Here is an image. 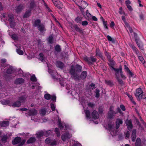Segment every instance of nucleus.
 <instances>
[{
	"label": "nucleus",
	"instance_id": "nucleus-1",
	"mask_svg": "<svg viewBox=\"0 0 146 146\" xmlns=\"http://www.w3.org/2000/svg\"><path fill=\"white\" fill-rule=\"evenodd\" d=\"M41 20L39 19H37L35 20L33 24V26L35 27H37L38 30L40 33H42L46 31L45 25L43 24H41Z\"/></svg>",
	"mask_w": 146,
	"mask_h": 146
},
{
	"label": "nucleus",
	"instance_id": "nucleus-2",
	"mask_svg": "<svg viewBox=\"0 0 146 146\" xmlns=\"http://www.w3.org/2000/svg\"><path fill=\"white\" fill-rule=\"evenodd\" d=\"M21 138L19 137H17L12 141V143L13 145L19 143L18 146H22L25 142V140L24 139L22 141Z\"/></svg>",
	"mask_w": 146,
	"mask_h": 146
},
{
	"label": "nucleus",
	"instance_id": "nucleus-3",
	"mask_svg": "<svg viewBox=\"0 0 146 146\" xmlns=\"http://www.w3.org/2000/svg\"><path fill=\"white\" fill-rule=\"evenodd\" d=\"M84 59L87 62L89 65L92 64L93 63L96 62L97 61V59L92 56L90 57L85 56L84 57Z\"/></svg>",
	"mask_w": 146,
	"mask_h": 146
},
{
	"label": "nucleus",
	"instance_id": "nucleus-4",
	"mask_svg": "<svg viewBox=\"0 0 146 146\" xmlns=\"http://www.w3.org/2000/svg\"><path fill=\"white\" fill-rule=\"evenodd\" d=\"M69 73L71 75V77L72 79H74L75 81H80V76L78 75L77 72H75L72 69H70L69 71Z\"/></svg>",
	"mask_w": 146,
	"mask_h": 146
},
{
	"label": "nucleus",
	"instance_id": "nucleus-5",
	"mask_svg": "<svg viewBox=\"0 0 146 146\" xmlns=\"http://www.w3.org/2000/svg\"><path fill=\"white\" fill-rule=\"evenodd\" d=\"M72 69L75 71V72L77 73H80L82 71V67L81 65L78 64H77L75 66L72 65L71 66L70 69Z\"/></svg>",
	"mask_w": 146,
	"mask_h": 146
},
{
	"label": "nucleus",
	"instance_id": "nucleus-6",
	"mask_svg": "<svg viewBox=\"0 0 146 146\" xmlns=\"http://www.w3.org/2000/svg\"><path fill=\"white\" fill-rule=\"evenodd\" d=\"M125 123L129 131H131L133 127L131 120V119L128 120L127 119L125 121Z\"/></svg>",
	"mask_w": 146,
	"mask_h": 146
},
{
	"label": "nucleus",
	"instance_id": "nucleus-7",
	"mask_svg": "<svg viewBox=\"0 0 146 146\" xmlns=\"http://www.w3.org/2000/svg\"><path fill=\"white\" fill-rule=\"evenodd\" d=\"M111 70H114L115 72V75L116 76V77L117 76H119L118 75L119 72H120V73L122 72V68L121 66L120 65L119 66V68H116L113 67L111 69Z\"/></svg>",
	"mask_w": 146,
	"mask_h": 146
},
{
	"label": "nucleus",
	"instance_id": "nucleus-8",
	"mask_svg": "<svg viewBox=\"0 0 146 146\" xmlns=\"http://www.w3.org/2000/svg\"><path fill=\"white\" fill-rule=\"evenodd\" d=\"M24 5L22 4H20L16 7L15 9L16 12L17 13L21 12L22 10L24 8Z\"/></svg>",
	"mask_w": 146,
	"mask_h": 146
},
{
	"label": "nucleus",
	"instance_id": "nucleus-9",
	"mask_svg": "<svg viewBox=\"0 0 146 146\" xmlns=\"http://www.w3.org/2000/svg\"><path fill=\"white\" fill-rule=\"evenodd\" d=\"M92 118L95 119H98L99 115L98 112L96 110H94L91 113Z\"/></svg>",
	"mask_w": 146,
	"mask_h": 146
},
{
	"label": "nucleus",
	"instance_id": "nucleus-10",
	"mask_svg": "<svg viewBox=\"0 0 146 146\" xmlns=\"http://www.w3.org/2000/svg\"><path fill=\"white\" fill-rule=\"evenodd\" d=\"M54 5L59 9H62L63 7V5L59 0L55 1L54 3Z\"/></svg>",
	"mask_w": 146,
	"mask_h": 146
},
{
	"label": "nucleus",
	"instance_id": "nucleus-11",
	"mask_svg": "<svg viewBox=\"0 0 146 146\" xmlns=\"http://www.w3.org/2000/svg\"><path fill=\"white\" fill-rule=\"evenodd\" d=\"M108 61L109 62L108 63V64L111 70L114 67L115 62L112 59H111L108 60Z\"/></svg>",
	"mask_w": 146,
	"mask_h": 146
},
{
	"label": "nucleus",
	"instance_id": "nucleus-12",
	"mask_svg": "<svg viewBox=\"0 0 146 146\" xmlns=\"http://www.w3.org/2000/svg\"><path fill=\"white\" fill-rule=\"evenodd\" d=\"M70 137L68 133H66L63 134L61 136V139L63 141H65L67 139H69Z\"/></svg>",
	"mask_w": 146,
	"mask_h": 146
},
{
	"label": "nucleus",
	"instance_id": "nucleus-13",
	"mask_svg": "<svg viewBox=\"0 0 146 146\" xmlns=\"http://www.w3.org/2000/svg\"><path fill=\"white\" fill-rule=\"evenodd\" d=\"M25 81L24 79L22 78H18L16 79L14 81V84L16 85L20 84L23 83Z\"/></svg>",
	"mask_w": 146,
	"mask_h": 146
},
{
	"label": "nucleus",
	"instance_id": "nucleus-14",
	"mask_svg": "<svg viewBox=\"0 0 146 146\" xmlns=\"http://www.w3.org/2000/svg\"><path fill=\"white\" fill-rule=\"evenodd\" d=\"M27 97V95L25 94L18 97L19 100L21 103L25 102Z\"/></svg>",
	"mask_w": 146,
	"mask_h": 146
},
{
	"label": "nucleus",
	"instance_id": "nucleus-15",
	"mask_svg": "<svg viewBox=\"0 0 146 146\" xmlns=\"http://www.w3.org/2000/svg\"><path fill=\"white\" fill-rule=\"evenodd\" d=\"M21 102L20 101L17 100L13 103L11 106L13 107H19L21 106Z\"/></svg>",
	"mask_w": 146,
	"mask_h": 146
},
{
	"label": "nucleus",
	"instance_id": "nucleus-16",
	"mask_svg": "<svg viewBox=\"0 0 146 146\" xmlns=\"http://www.w3.org/2000/svg\"><path fill=\"white\" fill-rule=\"evenodd\" d=\"M143 91L141 88H138L136 90V93H135V96L137 97H138L142 94Z\"/></svg>",
	"mask_w": 146,
	"mask_h": 146
},
{
	"label": "nucleus",
	"instance_id": "nucleus-17",
	"mask_svg": "<svg viewBox=\"0 0 146 146\" xmlns=\"http://www.w3.org/2000/svg\"><path fill=\"white\" fill-rule=\"evenodd\" d=\"M136 129H133L132 133L131 135V140L133 142H134L136 138Z\"/></svg>",
	"mask_w": 146,
	"mask_h": 146
},
{
	"label": "nucleus",
	"instance_id": "nucleus-18",
	"mask_svg": "<svg viewBox=\"0 0 146 146\" xmlns=\"http://www.w3.org/2000/svg\"><path fill=\"white\" fill-rule=\"evenodd\" d=\"M56 66L58 68L62 69L64 67V64L62 62L58 61L56 62Z\"/></svg>",
	"mask_w": 146,
	"mask_h": 146
},
{
	"label": "nucleus",
	"instance_id": "nucleus-19",
	"mask_svg": "<svg viewBox=\"0 0 146 146\" xmlns=\"http://www.w3.org/2000/svg\"><path fill=\"white\" fill-rule=\"evenodd\" d=\"M88 5L87 3L84 1H83L79 8L80 10L82 11V10H84L86 7Z\"/></svg>",
	"mask_w": 146,
	"mask_h": 146
},
{
	"label": "nucleus",
	"instance_id": "nucleus-20",
	"mask_svg": "<svg viewBox=\"0 0 146 146\" xmlns=\"http://www.w3.org/2000/svg\"><path fill=\"white\" fill-rule=\"evenodd\" d=\"M87 75V73L86 71H83L80 75V79L84 80L86 78Z\"/></svg>",
	"mask_w": 146,
	"mask_h": 146
},
{
	"label": "nucleus",
	"instance_id": "nucleus-21",
	"mask_svg": "<svg viewBox=\"0 0 146 146\" xmlns=\"http://www.w3.org/2000/svg\"><path fill=\"white\" fill-rule=\"evenodd\" d=\"M73 27L76 31L79 32L80 33L82 34L83 33V32L82 30L79 28L77 25H74L73 26Z\"/></svg>",
	"mask_w": 146,
	"mask_h": 146
},
{
	"label": "nucleus",
	"instance_id": "nucleus-22",
	"mask_svg": "<svg viewBox=\"0 0 146 146\" xmlns=\"http://www.w3.org/2000/svg\"><path fill=\"white\" fill-rule=\"evenodd\" d=\"M117 113H116L108 112L107 118L109 119H111L114 118V114Z\"/></svg>",
	"mask_w": 146,
	"mask_h": 146
},
{
	"label": "nucleus",
	"instance_id": "nucleus-23",
	"mask_svg": "<svg viewBox=\"0 0 146 146\" xmlns=\"http://www.w3.org/2000/svg\"><path fill=\"white\" fill-rule=\"evenodd\" d=\"M37 110L35 109L30 110L29 112L30 115L31 116L36 115L37 114Z\"/></svg>",
	"mask_w": 146,
	"mask_h": 146
},
{
	"label": "nucleus",
	"instance_id": "nucleus-24",
	"mask_svg": "<svg viewBox=\"0 0 146 146\" xmlns=\"http://www.w3.org/2000/svg\"><path fill=\"white\" fill-rule=\"evenodd\" d=\"M31 10L29 9L24 14L23 17L24 18H27L30 15L31 13Z\"/></svg>",
	"mask_w": 146,
	"mask_h": 146
},
{
	"label": "nucleus",
	"instance_id": "nucleus-25",
	"mask_svg": "<svg viewBox=\"0 0 146 146\" xmlns=\"http://www.w3.org/2000/svg\"><path fill=\"white\" fill-rule=\"evenodd\" d=\"M36 6V4L35 1L34 0L31 1L29 4V8L30 10H32Z\"/></svg>",
	"mask_w": 146,
	"mask_h": 146
},
{
	"label": "nucleus",
	"instance_id": "nucleus-26",
	"mask_svg": "<svg viewBox=\"0 0 146 146\" xmlns=\"http://www.w3.org/2000/svg\"><path fill=\"white\" fill-rule=\"evenodd\" d=\"M8 137L7 135H4L1 136V141L3 143H5L7 141Z\"/></svg>",
	"mask_w": 146,
	"mask_h": 146
},
{
	"label": "nucleus",
	"instance_id": "nucleus-27",
	"mask_svg": "<svg viewBox=\"0 0 146 146\" xmlns=\"http://www.w3.org/2000/svg\"><path fill=\"white\" fill-rule=\"evenodd\" d=\"M17 48L16 49V51L17 53L20 55H23L24 54V53L23 51L21 50V46H17Z\"/></svg>",
	"mask_w": 146,
	"mask_h": 146
},
{
	"label": "nucleus",
	"instance_id": "nucleus-28",
	"mask_svg": "<svg viewBox=\"0 0 146 146\" xmlns=\"http://www.w3.org/2000/svg\"><path fill=\"white\" fill-rule=\"evenodd\" d=\"M9 122L7 121H3L0 124V125L1 127H6L9 125Z\"/></svg>",
	"mask_w": 146,
	"mask_h": 146
},
{
	"label": "nucleus",
	"instance_id": "nucleus-29",
	"mask_svg": "<svg viewBox=\"0 0 146 146\" xmlns=\"http://www.w3.org/2000/svg\"><path fill=\"white\" fill-rule=\"evenodd\" d=\"M36 139L34 137H31L27 141V143L28 144L33 143L35 142Z\"/></svg>",
	"mask_w": 146,
	"mask_h": 146
},
{
	"label": "nucleus",
	"instance_id": "nucleus-30",
	"mask_svg": "<svg viewBox=\"0 0 146 146\" xmlns=\"http://www.w3.org/2000/svg\"><path fill=\"white\" fill-rule=\"evenodd\" d=\"M54 49L56 52L57 53L60 52L61 51V49L60 46L58 44L56 45L54 47Z\"/></svg>",
	"mask_w": 146,
	"mask_h": 146
},
{
	"label": "nucleus",
	"instance_id": "nucleus-31",
	"mask_svg": "<svg viewBox=\"0 0 146 146\" xmlns=\"http://www.w3.org/2000/svg\"><path fill=\"white\" fill-rule=\"evenodd\" d=\"M96 56H98L100 57H102V53L100 51L99 49L96 48Z\"/></svg>",
	"mask_w": 146,
	"mask_h": 146
},
{
	"label": "nucleus",
	"instance_id": "nucleus-32",
	"mask_svg": "<svg viewBox=\"0 0 146 146\" xmlns=\"http://www.w3.org/2000/svg\"><path fill=\"white\" fill-rule=\"evenodd\" d=\"M13 71V69L12 66H9V68L7 69L6 73L8 74H11Z\"/></svg>",
	"mask_w": 146,
	"mask_h": 146
},
{
	"label": "nucleus",
	"instance_id": "nucleus-33",
	"mask_svg": "<svg viewBox=\"0 0 146 146\" xmlns=\"http://www.w3.org/2000/svg\"><path fill=\"white\" fill-rule=\"evenodd\" d=\"M141 140L140 138H137V139L135 143V146H141Z\"/></svg>",
	"mask_w": 146,
	"mask_h": 146
},
{
	"label": "nucleus",
	"instance_id": "nucleus-34",
	"mask_svg": "<svg viewBox=\"0 0 146 146\" xmlns=\"http://www.w3.org/2000/svg\"><path fill=\"white\" fill-rule=\"evenodd\" d=\"M108 129L109 130V131L111 133L113 131L114 129L113 128V125L111 123H109L108 125Z\"/></svg>",
	"mask_w": 146,
	"mask_h": 146
},
{
	"label": "nucleus",
	"instance_id": "nucleus-35",
	"mask_svg": "<svg viewBox=\"0 0 146 146\" xmlns=\"http://www.w3.org/2000/svg\"><path fill=\"white\" fill-rule=\"evenodd\" d=\"M104 110V108L102 106H100L99 107L98 109V111L100 115H102L103 114V112Z\"/></svg>",
	"mask_w": 146,
	"mask_h": 146
},
{
	"label": "nucleus",
	"instance_id": "nucleus-36",
	"mask_svg": "<svg viewBox=\"0 0 146 146\" xmlns=\"http://www.w3.org/2000/svg\"><path fill=\"white\" fill-rule=\"evenodd\" d=\"M44 132L43 131H41L39 132H38L37 134V137L38 138H40L43 135H44Z\"/></svg>",
	"mask_w": 146,
	"mask_h": 146
},
{
	"label": "nucleus",
	"instance_id": "nucleus-37",
	"mask_svg": "<svg viewBox=\"0 0 146 146\" xmlns=\"http://www.w3.org/2000/svg\"><path fill=\"white\" fill-rule=\"evenodd\" d=\"M116 78L119 84L121 86H123L125 84L123 80L121 79H120L119 76H117Z\"/></svg>",
	"mask_w": 146,
	"mask_h": 146
},
{
	"label": "nucleus",
	"instance_id": "nucleus-38",
	"mask_svg": "<svg viewBox=\"0 0 146 146\" xmlns=\"http://www.w3.org/2000/svg\"><path fill=\"white\" fill-rule=\"evenodd\" d=\"M8 19L9 22L14 20V16L13 14H9L8 16Z\"/></svg>",
	"mask_w": 146,
	"mask_h": 146
},
{
	"label": "nucleus",
	"instance_id": "nucleus-39",
	"mask_svg": "<svg viewBox=\"0 0 146 146\" xmlns=\"http://www.w3.org/2000/svg\"><path fill=\"white\" fill-rule=\"evenodd\" d=\"M82 19V17L78 16L76 18L75 21L77 23H80Z\"/></svg>",
	"mask_w": 146,
	"mask_h": 146
},
{
	"label": "nucleus",
	"instance_id": "nucleus-40",
	"mask_svg": "<svg viewBox=\"0 0 146 146\" xmlns=\"http://www.w3.org/2000/svg\"><path fill=\"white\" fill-rule=\"evenodd\" d=\"M105 82L106 84L112 86L113 85V83L110 80H105Z\"/></svg>",
	"mask_w": 146,
	"mask_h": 146
},
{
	"label": "nucleus",
	"instance_id": "nucleus-41",
	"mask_svg": "<svg viewBox=\"0 0 146 146\" xmlns=\"http://www.w3.org/2000/svg\"><path fill=\"white\" fill-rule=\"evenodd\" d=\"M53 37L52 35H50L49 36L48 38V41L51 44H52L53 42Z\"/></svg>",
	"mask_w": 146,
	"mask_h": 146
},
{
	"label": "nucleus",
	"instance_id": "nucleus-42",
	"mask_svg": "<svg viewBox=\"0 0 146 146\" xmlns=\"http://www.w3.org/2000/svg\"><path fill=\"white\" fill-rule=\"evenodd\" d=\"M83 1L82 0H75L74 2L80 8V6L81 5Z\"/></svg>",
	"mask_w": 146,
	"mask_h": 146
},
{
	"label": "nucleus",
	"instance_id": "nucleus-43",
	"mask_svg": "<svg viewBox=\"0 0 146 146\" xmlns=\"http://www.w3.org/2000/svg\"><path fill=\"white\" fill-rule=\"evenodd\" d=\"M100 90L99 89L97 88L96 89L95 92V94H96L95 97L96 98H98L100 96Z\"/></svg>",
	"mask_w": 146,
	"mask_h": 146
},
{
	"label": "nucleus",
	"instance_id": "nucleus-44",
	"mask_svg": "<svg viewBox=\"0 0 146 146\" xmlns=\"http://www.w3.org/2000/svg\"><path fill=\"white\" fill-rule=\"evenodd\" d=\"M39 57L38 58V59L42 62H43L44 60L43 54L42 53H40L39 54Z\"/></svg>",
	"mask_w": 146,
	"mask_h": 146
},
{
	"label": "nucleus",
	"instance_id": "nucleus-45",
	"mask_svg": "<svg viewBox=\"0 0 146 146\" xmlns=\"http://www.w3.org/2000/svg\"><path fill=\"white\" fill-rule=\"evenodd\" d=\"M107 38L109 41L113 43H115V39L113 38H112L110 36L107 35Z\"/></svg>",
	"mask_w": 146,
	"mask_h": 146
},
{
	"label": "nucleus",
	"instance_id": "nucleus-46",
	"mask_svg": "<svg viewBox=\"0 0 146 146\" xmlns=\"http://www.w3.org/2000/svg\"><path fill=\"white\" fill-rule=\"evenodd\" d=\"M12 39L15 40H18V37L17 35L16 34H13L11 36Z\"/></svg>",
	"mask_w": 146,
	"mask_h": 146
},
{
	"label": "nucleus",
	"instance_id": "nucleus-47",
	"mask_svg": "<svg viewBox=\"0 0 146 146\" xmlns=\"http://www.w3.org/2000/svg\"><path fill=\"white\" fill-rule=\"evenodd\" d=\"M85 114L86 117L88 119L90 118V112L88 110H86L85 111Z\"/></svg>",
	"mask_w": 146,
	"mask_h": 146
},
{
	"label": "nucleus",
	"instance_id": "nucleus-48",
	"mask_svg": "<svg viewBox=\"0 0 146 146\" xmlns=\"http://www.w3.org/2000/svg\"><path fill=\"white\" fill-rule=\"evenodd\" d=\"M1 103L3 105L8 104H10V101L8 100H3L1 101Z\"/></svg>",
	"mask_w": 146,
	"mask_h": 146
},
{
	"label": "nucleus",
	"instance_id": "nucleus-49",
	"mask_svg": "<svg viewBox=\"0 0 146 146\" xmlns=\"http://www.w3.org/2000/svg\"><path fill=\"white\" fill-rule=\"evenodd\" d=\"M40 112L41 114L44 116L46 113V110L45 108L42 109L40 110Z\"/></svg>",
	"mask_w": 146,
	"mask_h": 146
},
{
	"label": "nucleus",
	"instance_id": "nucleus-50",
	"mask_svg": "<svg viewBox=\"0 0 146 146\" xmlns=\"http://www.w3.org/2000/svg\"><path fill=\"white\" fill-rule=\"evenodd\" d=\"M9 22L11 27L12 28H14L16 25L15 22L13 21Z\"/></svg>",
	"mask_w": 146,
	"mask_h": 146
},
{
	"label": "nucleus",
	"instance_id": "nucleus-51",
	"mask_svg": "<svg viewBox=\"0 0 146 146\" xmlns=\"http://www.w3.org/2000/svg\"><path fill=\"white\" fill-rule=\"evenodd\" d=\"M44 97L45 99L47 100H49L51 99V96L50 94H46L44 95Z\"/></svg>",
	"mask_w": 146,
	"mask_h": 146
},
{
	"label": "nucleus",
	"instance_id": "nucleus-52",
	"mask_svg": "<svg viewBox=\"0 0 146 146\" xmlns=\"http://www.w3.org/2000/svg\"><path fill=\"white\" fill-rule=\"evenodd\" d=\"M123 121L122 119H119V118H117L116 121L115 123L119 124H122L123 123Z\"/></svg>",
	"mask_w": 146,
	"mask_h": 146
},
{
	"label": "nucleus",
	"instance_id": "nucleus-53",
	"mask_svg": "<svg viewBox=\"0 0 146 146\" xmlns=\"http://www.w3.org/2000/svg\"><path fill=\"white\" fill-rule=\"evenodd\" d=\"M145 95L143 93L140 96H139L137 98V100H140L142 99H145Z\"/></svg>",
	"mask_w": 146,
	"mask_h": 146
},
{
	"label": "nucleus",
	"instance_id": "nucleus-54",
	"mask_svg": "<svg viewBox=\"0 0 146 146\" xmlns=\"http://www.w3.org/2000/svg\"><path fill=\"white\" fill-rule=\"evenodd\" d=\"M139 41H137V42H136L139 48L141 50H143V46L141 44H140V42H139Z\"/></svg>",
	"mask_w": 146,
	"mask_h": 146
},
{
	"label": "nucleus",
	"instance_id": "nucleus-55",
	"mask_svg": "<svg viewBox=\"0 0 146 146\" xmlns=\"http://www.w3.org/2000/svg\"><path fill=\"white\" fill-rule=\"evenodd\" d=\"M105 55L107 57L108 60L111 59V55L110 53H108L107 52H105Z\"/></svg>",
	"mask_w": 146,
	"mask_h": 146
},
{
	"label": "nucleus",
	"instance_id": "nucleus-56",
	"mask_svg": "<svg viewBox=\"0 0 146 146\" xmlns=\"http://www.w3.org/2000/svg\"><path fill=\"white\" fill-rule=\"evenodd\" d=\"M134 36L135 38V41L136 42H137V41H139V38L138 37L137 34L136 33H134Z\"/></svg>",
	"mask_w": 146,
	"mask_h": 146
},
{
	"label": "nucleus",
	"instance_id": "nucleus-57",
	"mask_svg": "<svg viewBox=\"0 0 146 146\" xmlns=\"http://www.w3.org/2000/svg\"><path fill=\"white\" fill-rule=\"evenodd\" d=\"M30 79L32 82H35L36 81V78L35 75L32 76L31 77Z\"/></svg>",
	"mask_w": 146,
	"mask_h": 146
},
{
	"label": "nucleus",
	"instance_id": "nucleus-58",
	"mask_svg": "<svg viewBox=\"0 0 146 146\" xmlns=\"http://www.w3.org/2000/svg\"><path fill=\"white\" fill-rule=\"evenodd\" d=\"M44 136L46 137L48 136L49 134H50L51 131L50 130L47 131H44Z\"/></svg>",
	"mask_w": 146,
	"mask_h": 146
},
{
	"label": "nucleus",
	"instance_id": "nucleus-59",
	"mask_svg": "<svg viewBox=\"0 0 146 146\" xmlns=\"http://www.w3.org/2000/svg\"><path fill=\"white\" fill-rule=\"evenodd\" d=\"M51 139L49 138H46L45 141L46 143L48 144L51 143Z\"/></svg>",
	"mask_w": 146,
	"mask_h": 146
},
{
	"label": "nucleus",
	"instance_id": "nucleus-60",
	"mask_svg": "<svg viewBox=\"0 0 146 146\" xmlns=\"http://www.w3.org/2000/svg\"><path fill=\"white\" fill-rule=\"evenodd\" d=\"M103 22L104 27H105L106 29H108V27L107 26V21H105L104 19H103Z\"/></svg>",
	"mask_w": 146,
	"mask_h": 146
},
{
	"label": "nucleus",
	"instance_id": "nucleus-61",
	"mask_svg": "<svg viewBox=\"0 0 146 146\" xmlns=\"http://www.w3.org/2000/svg\"><path fill=\"white\" fill-rule=\"evenodd\" d=\"M88 105L89 107L93 108L95 106V104L92 102H89L88 104Z\"/></svg>",
	"mask_w": 146,
	"mask_h": 146
},
{
	"label": "nucleus",
	"instance_id": "nucleus-62",
	"mask_svg": "<svg viewBox=\"0 0 146 146\" xmlns=\"http://www.w3.org/2000/svg\"><path fill=\"white\" fill-rule=\"evenodd\" d=\"M50 108L52 111H54L55 110V106L54 104L53 103H51L50 104Z\"/></svg>",
	"mask_w": 146,
	"mask_h": 146
},
{
	"label": "nucleus",
	"instance_id": "nucleus-63",
	"mask_svg": "<svg viewBox=\"0 0 146 146\" xmlns=\"http://www.w3.org/2000/svg\"><path fill=\"white\" fill-rule=\"evenodd\" d=\"M86 15L87 16V17L88 18H90L91 17V14L89 13L88 10H87L86 11Z\"/></svg>",
	"mask_w": 146,
	"mask_h": 146
},
{
	"label": "nucleus",
	"instance_id": "nucleus-64",
	"mask_svg": "<svg viewBox=\"0 0 146 146\" xmlns=\"http://www.w3.org/2000/svg\"><path fill=\"white\" fill-rule=\"evenodd\" d=\"M88 22L86 21H84L82 23V24L83 26H86L88 25Z\"/></svg>",
	"mask_w": 146,
	"mask_h": 146
}]
</instances>
